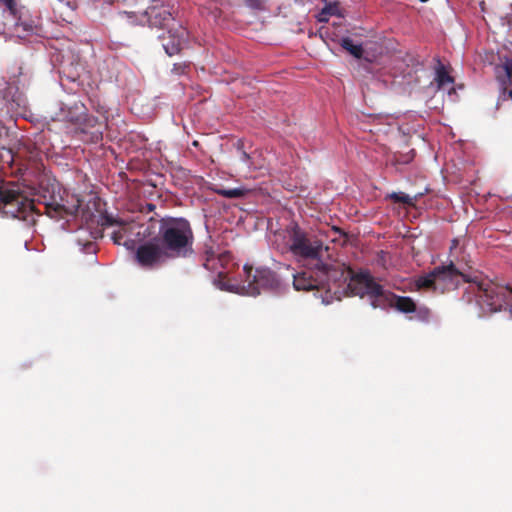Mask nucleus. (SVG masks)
<instances>
[{
  "mask_svg": "<svg viewBox=\"0 0 512 512\" xmlns=\"http://www.w3.org/2000/svg\"><path fill=\"white\" fill-rule=\"evenodd\" d=\"M194 233L190 222L182 217H163L158 221L157 236L136 249L135 259L143 268L187 258L193 253Z\"/></svg>",
  "mask_w": 512,
  "mask_h": 512,
  "instance_id": "f257e3e1",
  "label": "nucleus"
},
{
  "mask_svg": "<svg viewBox=\"0 0 512 512\" xmlns=\"http://www.w3.org/2000/svg\"><path fill=\"white\" fill-rule=\"evenodd\" d=\"M462 300L470 304L475 300L478 307L477 315L484 317L503 308H512V289L494 283L482 275H474L468 280Z\"/></svg>",
  "mask_w": 512,
  "mask_h": 512,
  "instance_id": "f03ea898",
  "label": "nucleus"
},
{
  "mask_svg": "<svg viewBox=\"0 0 512 512\" xmlns=\"http://www.w3.org/2000/svg\"><path fill=\"white\" fill-rule=\"evenodd\" d=\"M289 251L304 267H316L329 251L328 246L314 236L309 235L297 224L289 230Z\"/></svg>",
  "mask_w": 512,
  "mask_h": 512,
  "instance_id": "7ed1b4c3",
  "label": "nucleus"
},
{
  "mask_svg": "<svg viewBox=\"0 0 512 512\" xmlns=\"http://www.w3.org/2000/svg\"><path fill=\"white\" fill-rule=\"evenodd\" d=\"M36 196L35 202L43 204L44 213L54 219L63 218L65 215H76L82 205V201L74 196V203L67 205L59 184L54 182H41Z\"/></svg>",
  "mask_w": 512,
  "mask_h": 512,
  "instance_id": "20e7f679",
  "label": "nucleus"
},
{
  "mask_svg": "<svg viewBox=\"0 0 512 512\" xmlns=\"http://www.w3.org/2000/svg\"><path fill=\"white\" fill-rule=\"evenodd\" d=\"M0 209L7 217L20 219L30 224L36 222L34 214H41L35 206V200L25 197L14 185L0 188Z\"/></svg>",
  "mask_w": 512,
  "mask_h": 512,
  "instance_id": "39448f33",
  "label": "nucleus"
},
{
  "mask_svg": "<svg viewBox=\"0 0 512 512\" xmlns=\"http://www.w3.org/2000/svg\"><path fill=\"white\" fill-rule=\"evenodd\" d=\"M315 268L323 289L327 291H331L333 287H347L353 270L345 263L332 259L328 253Z\"/></svg>",
  "mask_w": 512,
  "mask_h": 512,
  "instance_id": "423d86ee",
  "label": "nucleus"
},
{
  "mask_svg": "<svg viewBox=\"0 0 512 512\" xmlns=\"http://www.w3.org/2000/svg\"><path fill=\"white\" fill-rule=\"evenodd\" d=\"M245 280L243 289L249 296H257L264 290H277L281 281L277 274L267 267L244 266Z\"/></svg>",
  "mask_w": 512,
  "mask_h": 512,
  "instance_id": "0eeeda50",
  "label": "nucleus"
},
{
  "mask_svg": "<svg viewBox=\"0 0 512 512\" xmlns=\"http://www.w3.org/2000/svg\"><path fill=\"white\" fill-rule=\"evenodd\" d=\"M433 271L436 277L437 289L440 293L455 290L461 282L468 284V280L473 278V276L466 274L458 268L452 261L435 267Z\"/></svg>",
  "mask_w": 512,
  "mask_h": 512,
  "instance_id": "6e6552de",
  "label": "nucleus"
},
{
  "mask_svg": "<svg viewBox=\"0 0 512 512\" xmlns=\"http://www.w3.org/2000/svg\"><path fill=\"white\" fill-rule=\"evenodd\" d=\"M161 45L169 56L179 54L188 40V31L181 24L173 25L158 36Z\"/></svg>",
  "mask_w": 512,
  "mask_h": 512,
  "instance_id": "1a4fd4ad",
  "label": "nucleus"
},
{
  "mask_svg": "<svg viewBox=\"0 0 512 512\" xmlns=\"http://www.w3.org/2000/svg\"><path fill=\"white\" fill-rule=\"evenodd\" d=\"M153 2L155 4L150 5L145 11V16L151 27L168 29L173 25L179 24L175 21L169 5L158 3L156 0H153Z\"/></svg>",
  "mask_w": 512,
  "mask_h": 512,
  "instance_id": "9d476101",
  "label": "nucleus"
},
{
  "mask_svg": "<svg viewBox=\"0 0 512 512\" xmlns=\"http://www.w3.org/2000/svg\"><path fill=\"white\" fill-rule=\"evenodd\" d=\"M100 228L91 232L93 238L98 239L103 237V229L110 226H118L119 229L112 233V240L115 244L120 245L125 235L130 231V224L121 218L113 217L107 213H100L97 220Z\"/></svg>",
  "mask_w": 512,
  "mask_h": 512,
  "instance_id": "9b49d317",
  "label": "nucleus"
},
{
  "mask_svg": "<svg viewBox=\"0 0 512 512\" xmlns=\"http://www.w3.org/2000/svg\"><path fill=\"white\" fill-rule=\"evenodd\" d=\"M352 294L360 296H369L370 292L374 289V292L379 290V284L375 282L373 276L368 270H360L355 272L352 270L351 277L347 284Z\"/></svg>",
  "mask_w": 512,
  "mask_h": 512,
  "instance_id": "f8f14e48",
  "label": "nucleus"
},
{
  "mask_svg": "<svg viewBox=\"0 0 512 512\" xmlns=\"http://www.w3.org/2000/svg\"><path fill=\"white\" fill-rule=\"evenodd\" d=\"M306 270L293 276V286L298 291H310L323 289L316 268L305 267Z\"/></svg>",
  "mask_w": 512,
  "mask_h": 512,
  "instance_id": "ddd939ff",
  "label": "nucleus"
},
{
  "mask_svg": "<svg viewBox=\"0 0 512 512\" xmlns=\"http://www.w3.org/2000/svg\"><path fill=\"white\" fill-rule=\"evenodd\" d=\"M495 75L503 96L512 99V57L501 58V63L495 67Z\"/></svg>",
  "mask_w": 512,
  "mask_h": 512,
  "instance_id": "4468645a",
  "label": "nucleus"
},
{
  "mask_svg": "<svg viewBox=\"0 0 512 512\" xmlns=\"http://www.w3.org/2000/svg\"><path fill=\"white\" fill-rule=\"evenodd\" d=\"M69 121L72 123H80L82 125L81 131L85 134H90L89 140L91 142L97 143L102 140V124L98 121L97 117L94 116H85L83 122H81V117H70Z\"/></svg>",
  "mask_w": 512,
  "mask_h": 512,
  "instance_id": "2eb2a0df",
  "label": "nucleus"
},
{
  "mask_svg": "<svg viewBox=\"0 0 512 512\" xmlns=\"http://www.w3.org/2000/svg\"><path fill=\"white\" fill-rule=\"evenodd\" d=\"M368 297L370 298V304L374 309H386L393 306L395 294L391 291L385 290L384 287L379 284V290L374 292L373 289Z\"/></svg>",
  "mask_w": 512,
  "mask_h": 512,
  "instance_id": "dca6fc26",
  "label": "nucleus"
},
{
  "mask_svg": "<svg viewBox=\"0 0 512 512\" xmlns=\"http://www.w3.org/2000/svg\"><path fill=\"white\" fill-rule=\"evenodd\" d=\"M417 290H430L433 292H439L437 289L436 277L434 271H430L427 274L420 275L415 280Z\"/></svg>",
  "mask_w": 512,
  "mask_h": 512,
  "instance_id": "f3484780",
  "label": "nucleus"
},
{
  "mask_svg": "<svg viewBox=\"0 0 512 512\" xmlns=\"http://www.w3.org/2000/svg\"><path fill=\"white\" fill-rule=\"evenodd\" d=\"M392 307L396 308L402 313H413L416 311V303L412 298L406 296H398L396 294Z\"/></svg>",
  "mask_w": 512,
  "mask_h": 512,
  "instance_id": "a211bd4d",
  "label": "nucleus"
},
{
  "mask_svg": "<svg viewBox=\"0 0 512 512\" xmlns=\"http://www.w3.org/2000/svg\"><path fill=\"white\" fill-rule=\"evenodd\" d=\"M215 193L218 195L229 198V199H238L243 198L249 193V189H246L244 187H238V188H232V189H225L222 187H218L214 189Z\"/></svg>",
  "mask_w": 512,
  "mask_h": 512,
  "instance_id": "6ab92c4d",
  "label": "nucleus"
},
{
  "mask_svg": "<svg viewBox=\"0 0 512 512\" xmlns=\"http://www.w3.org/2000/svg\"><path fill=\"white\" fill-rule=\"evenodd\" d=\"M219 262H221V259H217L216 254L214 252H212V251L206 252V258H205V262L203 264L204 267L207 270L215 272L219 276H221L224 272L221 270Z\"/></svg>",
  "mask_w": 512,
  "mask_h": 512,
  "instance_id": "aec40b11",
  "label": "nucleus"
},
{
  "mask_svg": "<svg viewBox=\"0 0 512 512\" xmlns=\"http://www.w3.org/2000/svg\"><path fill=\"white\" fill-rule=\"evenodd\" d=\"M341 46L347 50L351 55L355 58L360 59L363 55V48L361 45L354 44L353 40L349 37L343 38L341 40Z\"/></svg>",
  "mask_w": 512,
  "mask_h": 512,
  "instance_id": "412c9836",
  "label": "nucleus"
},
{
  "mask_svg": "<svg viewBox=\"0 0 512 512\" xmlns=\"http://www.w3.org/2000/svg\"><path fill=\"white\" fill-rule=\"evenodd\" d=\"M395 203H402L407 206H415L418 196L411 197L403 192H393L387 196Z\"/></svg>",
  "mask_w": 512,
  "mask_h": 512,
  "instance_id": "4be33fe9",
  "label": "nucleus"
},
{
  "mask_svg": "<svg viewBox=\"0 0 512 512\" xmlns=\"http://www.w3.org/2000/svg\"><path fill=\"white\" fill-rule=\"evenodd\" d=\"M436 81L439 87H443L447 84H452L454 82L453 78L449 75L444 65L439 63L436 69Z\"/></svg>",
  "mask_w": 512,
  "mask_h": 512,
  "instance_id": "5701e85b",
  "label": "nucleus"
},
{
  "mask_svg": "<svg viewBox=\"0 0 512 512\" xmlns=\"http://www.w3.org/2000/svg\"><path fill=\"white\" fill-rule=\"evenodd\" d=\"M413 313H415V318L422 322H428L432 315L431 310L425 306H416V311H414Z\"/></svg>",
  "mask_w": 512,
  "mask_h": 512,
  "instance_id": "b1692460",
  "label": "nucleus"
},
{
  "mask_svg": "<svg viewBox=\"0 0 512 512\" xmlns=\"http://www.w3.org/2000/svg\"><path fill=\"white\" fill-rule=\"evenodd\" d=\"M205 7L209 11V13L212 15V17L214 18L215 21H217L221 17L222 11L218 7L216 0H209L205 4Z\"/></svg>",
  "mask_w": 512,
  "mask_h": 512,
  "instance_id": "393cba45",
  "label": "nucleus"
},
{
  "mask_svg": "<svg viewBox=\"0 0 512 512\" xmlns=\"http://www.w3.org/2000/svg\"><path fill=\"white\" fill-rule=\"evenodd\" d=\"M325 15H339V5L338 3H329L327 4L321 12L320 20H325Z\"/></svg>",
  "mask_w": 512,
  "mask_h": 512,
  "instance_id": "a878e982",
  "label": "nucleus"
},
{
  "mask_svg": "<svg viewBox=\"0 0 512 512\" xmlns=\"http://www.w3.org/2000/svg\"><path fill=\"white\" fill-rule=\"evenodd\" d=\"M268 0H244L246 6L251 9L261 10Z\"/></svg>",
  "mask_w": 512,
  "mask_h": 512,
  "instance_id": "bb28decb",
  "label": "nucleus"
},
{
  "mask_svg": "<svg viewBox=\"0 0 512 512\" xmlns=\"http://www.w3.org/2000/svg\"><path fill=\"white\" fill-rule=\"evenodd\" d=\"M187 69H189V65L186 63H176L173 65L172 73L175 75L185 74Z\"/></svg>",
  "mask_w": 512,
  "mask_h": 512,
  "instance_id": "cd10ccee",
  "label": "nucleus"
},
{
  "mask_svg": "<svg viewBox=\"0 0 512 512\" xmlns=\"http://www.w3.org/2000/svg\"><path fill=\"white\" fill-rule=\"evenodd\" d=\"M216 257L217 259H221V262H219L221 270L224 269L231 260V254L229 252L216 254Z\"/></svg>",
  "mask_w": 512,
  "mask_h": 512,
  "instance_id": "c85d7f7f",
  "label": "nucleus"
},
{
  "mask_svg": "<svg viewBox=\"0 0 512 512\" xmlns=\"http://www.w3.org/2000/svg\"><path fill=\"white\" fill-rule=\"evenodd\" d=\"M6 8L11 12V14H15L17 10V4L15 0H0Z\"/></svg>",
  "mask_w": 512,
  "mask_h": 512,
  "instance_id": "c756f323",
  "label": "nucleus"
},
{
  "mask_svg": "<svg viewBox=\"0 0 512 512\" xmlns=\"http://www.w3.org/2000/svg\"><path fill=\"white\" fill-rule=\"evenodd\" d=\"M94 206L96 207V210L98 212H100V207H99L100 206V198H98V197L94 198Z\"/></svg>",
  "mask_w": 512,
  "mask_h": 512,
  "instance_id": "7c9ffc66",
  "label": "nucleus"
},
{
  "mask_svg": "<svg viewBox=\"0 0 512 512\" xmlns=\"http://www.w3.org/2000/svg\"><path fill=\"white\" fill-rule=\"evenodd\" d=\"M457 244H458V240H457V239H454V240L452 241V247H451V248L456 247V246H457Z\"/></svg>",
  "mask_w": 512,
  "mask_h": 512,
  "instance_id": "2f4dec72",
  "label": "nucleus"
},
{
  "mask_svg": "<svg viewBox=\"0 0 512 512\" xmlns=\"http://www.w3.org/2000/svg\"><path fill=\"white\" fill-rule=\"evenodd\" d=\"M242 157H243V159H245V160H246V159H248V158H249V155H248L246 152H243V153H242Z\"/></svg>",
  "mask_w": 512,
  "mask_h": 512,
  "instance_id": "473e14b6",
  "label": "nucleus"
},
{
  "mask_svg": "<svg viewBox=\"0 0 512 512\" xmlns=\"http://www.w3.org/2000/svg\"><path fill=\"white\" fill-rule=\"evenodd\" d=\"M150 209H153L154 208V205L153 204H150L149 205Z\"/></svg>",
  "mask_w": 512,
  "mask_h": 512,
  "instance_id": "72a5a7b5",
  "label": "nucleus"
}]
</instances>
